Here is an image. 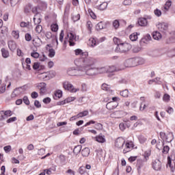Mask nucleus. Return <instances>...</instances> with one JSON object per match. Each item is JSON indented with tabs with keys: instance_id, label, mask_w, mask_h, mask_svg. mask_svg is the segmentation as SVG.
Segmentation results:
<instances>
[{
	"instance_id": "1",
	"label": "nucleus",
	"mask_w": 175,
	"mask_h": 175,
	"mask_svg": "<svg viewBox=\"0 0 175 175\" xmlns=\"http://www.w3.org/2000/svg\"><path fill=\"white\" fill-rule=\"evenodd\" d=\"M95 59L93 57H82L81 58L76 59L74 62L76 66H80L82 70L88 72L90 69H94L92 68L95 64Z\"/></svg>"
},
{
	"instance_id": "2",
	"label": "nucleus",
	"mask_w": 175,
	"mask_h": 175,
	"mask_svg": "<svg viewBox=\"0 0 175 175\" xmlns=\"http://www.w3.org/2000/svg\"><path fill=\"white\" fill-rule=\"evenodd\" d=\"M67 75L68 76H75L76 77H80L81 76H88V72L87 71L82 70L81 66H77V68L75 67L68 68Z\"/></svg>"
},
{
	"instance_id": "3",
	"label": "nucleus",
	"mask_w": 175,
	"mask_h": 175,
	"mask_svg": "<svg viewBox=\"0 0 175 175\" xmlns=\"http://www.w3.org/2000/svg\"><path fill=\"white\" fill-rule=\"evenodd\" d=\"M144 62V59L142 57H133L124 62V66L126 68H133V66H137V65H143Z\"/></svg>"
},
{
	"instance_id": "4",
	"label": "nucleus",
	"mask_w": 175,
	"mask_h": 175,
	"mask_svg": "<svg viewBox=\"0 0 175 175\" xmlns=\"http://www.w3.org/2000/svg\"><path fill=\"white\" fill-rule=\"evenodd\" d=\"M88 76H96L102 73H107V67L90 68L87 71Z\"/></svg>"
},
{
	"instance_id": "5",
	"label": "nucleus",
	"mask_w": 175,
	"mask_h": 175,
	"mask_svg": "<svg viewBox=\"0 0 175 175\" xmlns=\"http://www.w3.org/2000/svg\"><path fill=\"white\" fill-rule=\"evenodd\" d=\"M132 49V45L127 42H123L115 49L116 53H127Z\"/></svg>"
},
{
	"instance_id": "6",
	"label": "nucleus",
	"mask_w": 175,
	"mask_h": 175,
	"mask_svg": "<svg viewBox=\"0 0 175 175\" xmlns=\"http://www.w3.org/2000/svg\"><path fill=\"white\" fill-rule=\"evenodd\" d=\"M75 42H76V35H75L73 33H68L64 41V45L66 46L68 43H69L70 46H75V44H76Z\"/></svg>"
},
{
	"instance_id": "7",
	"label": "nucleus",
	"mask_w": 175,
	"mask_h": 175,
	"mask_svg": "<svg viewBox=\"0 0 175 175\" xmlns=\"http://www.w3.org/2000/svg\"><path fill=\"white\" fill-rule=\"evenodd\" d=\"M160 137L162 139L161 142V146H165V141L167 142V143H170L171 142L173 141V133H169L167 134L163 133V132H160Z\"/></svg>"
},
{
	"instance_id": "8",
	"label": "nucleus",
	"mask_w": 175,
	"mask_h": 175,
	"mask_svg": "<svg viewBox=\"0 0 175 175\" xmlns=\"http://www.w3.org/2000/svg\"><path fill=\"white\" fill-rule=\"evenodd\" d=\"M63 87L64 90H67V91H70V92H77V91H80L79 88H75L73 85L70 83L69 81H65L63 83Z\"/></svg>"
},
{
	"instance_id": "9",
	"label": "nucleus",
	"mask_w": 175,
	"mask_h": 175,
	"mask_svg": "<svg viewBox=\"0 0 175 175\" xmlns=\"http://www.w3.org/2000/svg\"><path fill=\"white\" fill-rule=\"evenodd\" d=\"M157 28L162 33H167L169 29V25L165 23H158Z\"/></svg>"
},
{
	"instance_id": "10",
	"label": "nucleus",
	"mask_w": 175,
	"mask_h": 175,
	"mask_svg": "<svg viewBox=\"0 0 175 175\" xmlns=\"http://www.w3.org/2000/svg\"><path fill=\"white\" fill-rule=\"evenodd\" d=\"M46 84L44 82L37 83L36 87L38 90H40V95H44V93L46 92L47 89L46 88Z\"/></svg>"
},
{
	"instance_id": "11",
	"label": "nucleus",
	"mask_w": 175,
	"mask_h": 175,
	"mask_svg": "<svg viewBox=\"0 0 175 175\" xmlns=\"http://www.w3.org/2000/svg\"><path fill=\"white\" fill-rule=\"evenodd\" d=\"M25 94V88L21 87V88H16L12 92V96H18V95H23Z\"/></svg>"
},
{
	"instance_id": "12",
	"label": "nucleus",
	"mask_w": 175,
	"mask_h": 175,
	"mask_svg": "<svg viewBox=\"0 0 175 175\" xmlns=\"http://www.w3.org/2000/svg\"><path fill=\"white\" fill-rule=\"evenodd\" d=\"M152 166L154 170H156V172H159V170L162 169V163L161 161L156 159L152 162Z\"/></svg>"
},
{
	"instance_id": "13",
	"label": "nucleus",
	"mask_w": 175,
	"mask_h": 175,
	"mask_svg": "<svg viewBox=\"0 0 175 175\" xmlns=\"http://www.w3.org/2000/svg\"><path fill=\"white\" fill-rule=\"evenodd\" d=\"M124 144H125V140L121 137L118 138L115 141V147H117V148H122V147H124Z\"/></svg>"
},
{
	"instance_id": "14",
	"label": "nucleus",
	"mask_w": 175,
	"mask_h": 175,
	"mask_svg": "<svg viewBox=\"0 0 175 175\" xmlns=\"http://www.w3.org/2000/svg\"><path fill=\"white\" fill-rule=\"evenodd\" d=\"M94 140L100 144L106 143V137L103 134L100 133L94 137Z\"/></svg>"
},
{
	"instance_id": "15",
	"label": "nucleus",
	"mask_w": 175,
	"mask_h": 175,
	"mask_svg": "<svg viewBox=\"0 0 175 175\" xmlns=\"http://www.w3.org/2000/svg\"><path fill=\"white\" fill-rule=\"evenodd\" d=\"M118 106V103L111 101L107 103L106 107L108 110H114Z\"/></svg>"
},
{
	"instance_id": "16",
	"label": "nucleus",
	"mask_w": 175,
	"mask_h": 175,
	"mask_svg": "<svg viewBox=\"0 0 175 175\" xmlns=\"http://www.w3.org/2000/svg\"><path fill=\"white\" fill-rule=\"evenodd\" d=\"M132 148H133V143L132 142H126L124 146V149L123 150V154H126V152H129V151H131Z\"/></svg>"
},
{
	"instance_id": "17",
	"label": "nucleus",
	"mask_w": 175,
	"mask_h": 175,
	"mask_svg": "<svg viewBox=\"0 0 175 175\" xmlns=\"http://www.w3.org/2000/svg\"><path fill=\"white\" fill-rule=\"evenodd\" d=\"M75 55H81V58L83 57H88V52H83V50L77 49L75 51Z\"/></svg>"
},
{
	"instance_id": "18",
	"label": "nucleus",
	"mask_w": 175,
	"mask_h": 175,
	"mask_svg": "<svg viewBox=\"0 0 175 175\" xmlns=\"http://www.w3.org/2000/svg\"><path fill=\"white\" fill-rule=\"evenodd\" d=\"M33 23L35 25H39L42 23V18H40V14L37 13L34 15Z\"/></svg>"
},
{
	"instance_id": "19",
	"label": "nucleus",
	"mask_w": 175,
	"mask_h": 175,
	"mask_svg": "<svg viewBox=\"0 0 175 175\" xmlns=\"http://www.w3.org/2000/svg\"><path fill=\"white\" fill-rule=\"evenodd\" d=\"M137 23L140 27H147V24H148L146 18H139Z\"/></svg>"
},
{
	"instance_id": "20",
	"label": "nucleus",
	"mask_w": 175,
	"mask_h": 175,
	"mask_svg": "<svg viewBox=\"0 0 175 175\" xmlns=\"http://www.w3.org/2000/svg\"><path fill=\"white\" fill-rule=\"evenodd\" d=\"M8 47L11 51H14V50L17 49V44H16V42L10 40L8 42Z\"/></svg>"
},
{
	"instance_id": "21",
	"label": "nucleus",
	"mask_w": 175,
	"mask_h": 175,
	"mask_svg": "<svg viewBox=\"0 0 175 175\" xmlns=\"http://www.w3.org/2000/svg\"><path fill=\"white\" fill-rule=\"evenodd\" d=\"M118 70H120V69H118L116 66L107 67V73H113L114 72H118Z\"/></svg>"
},
{
	"instance_id": "22",
	"label": "nucleus",
	"mask_w": 175,
	"mask_h": 175,
	"mask_svg": "<svg viewBox=\"0 0 175 175\" xmlns=\"http://www.w3.org/2000/svg\"><path fill=\"white\" fill-rule=\"evenodd\" d=\"M171 6H172V1H167L162 9L163 12H164V13H166L167 12V10H169V9H170Z\"/></svg>"
},
{
	"instance_id": "23",
	"label": "nucleus",
	"mask_w": 175,
	"mask_h": 175,
	"mask_svg": "<svg viewBox=\"0 0 175 175\" xmlns=\"http://www.w3.org/2000/svg\"><path fill=\"white\" fill-rule=\"evenodd\" d=\"M89 44H90L91 47H95V46L99 44V42L96 41V38H91L89 39Z\"/></svg>"
},
{
	"instance_id": "24",
	"label": "nucleus",
	"mask_w": 175,
	"mask_h": 175,
	"mask_svg": "<svg viewBox=\"0 0 175 175\" xmlns=\"http://www.w3.org/2000/svg\"><path fill=\"white\" fill-rule=\"evenodd\" d=\"M106 28V25H105V22L100 21L96 25V29L97 31H100V29H103Z\"/></svg>"
},
{
	"instance_id": "25",
	"label": "nucleus",
	"mask_w": 175,
	"mask_h": 175,
	"mask_svg": "<svg viewBox=\"0 0 175 175\" xmlns=\"http://www.w3.org/2000/svg\"><path fill=\"white\" fill-rule=\"evenodd\" d=\"M3 58H9L10 54L9 51L6 50L5 48L1 49V50Z\"/></svg>"
},
{
	"instance_id": "26",
	"label": "nucleus",
	"mask_w": 175,
	"mask_h": 175,
	"mask_svg": "<svg viewBox=\"0 0 175 175\" xmlns=\"http://www.w3.org/2000/svg\"><path fill=\"white\" fill-rule=\"evenodd\" d=\"M152 38L154 39V40H159V39H161L162 34L159 33V31H154L152 33Z\"/></svg>"
},
{
	"instance_id": "27",
	"label": "nucleus",
	"mask_w": 175,
	"mask_h": 175,
	"mask_svg": "<svg viewBox=\"0 0 175 175\" xmlns=\"http://www.w3.org/2000/svg\"><path fill=\"white\" fill-rule=\"evenodd\" d=\"M1 113H3V115H1V120H5V116L6 117H10L12 116V111L8 110V111H2Z\"/></svg>"
},
{
	"instance_id": "28",
	"label": "nucleus",
	"mask_w": 175,
	"mask_h": 175,
	"mask_svg": "<svg viewBox=\"0 0 175 175\" xmlns=\"http://www.w3.org/2000/svg\"><path fill=\"white\" fill-rule=\"evenodd\" d=\"M90 152L91 151L88 148H85L81 150V154L83 157H88Z\"/></svg>"
},
{
	"instance_id": "29",
	"label": "nucleus",
	"mask_w": 175,
	"mask_h": 175,
	"mask_svg": "<svg viewBox=\"0 0 175 175\" xmlns=\"http://www.w3.org/2000/svg\"><path fill=\"white\" fill-rule=\"evenodd\" d=\"M113 41V43L117 45L116 47H120V45L124 42L121 39L117 37H114Z\"/></svg>"
},
{
	"instance_id": "30",
	"label": "nucleus",
	"mask_w": 175,
	"mask_h": 175,
	"mask_svg": "<svg viewBox=\"0 0 175 175\" xmlns=\"http://www.w3.org/2000/svg\"><path fill=\"white\" fill-rule=\"evenodd\" d=\"M59 98H62V92L60 90H57L55 92V96H53V99L57 100V99H59Z\"/></svg>"
},
{
	"instance_id": "31",
	"label": "nucleus",
	"mask_w": 175,
	"mask_h": 175,
	"mask_svg": "<svg viewBox=\"0 0 175 175\" xmlns=\"http://www.w3.org/2000/svg\"><path fill=\"white\" fill-rule=\"evenodd\" d=\"M107 2H103L97 6V9H98V10H106V9H107Z\"/></svg>"
},
{
	"instance_id": "32",
	"label": "nucleus",
	"mask_w": 175,
	"mask_h": 175,
	"mask_svg": "<svg viewBox=\"0 0 175 175\" xmlns=\"http://www.w3.org/2000/svg\"><path fill=\"white\" fill-rule=\"evenodd\" d=\"M111 117L112 118H120L121 117V111H116L111 113Z\"/></svg>"
},
{
	"instance_id": "33",
	"label": "nucleus",
	"mask_w": 175,
	"mask_h": 175,
	"mask_svg": "<svg viewBox=\"0 0 175 175\" xmlns=\"http://www.w3.org/2000/svg\"><path fill=\"white\" fill-rule=\"evenodd\" d=\"M81 148H82L81 145H78V146H75L73 150L74 154H75V155H77L78 154H79L80 151H81Z\"/></svg>"
},
{
	"instance_id": "34",
	"label": "nucleus",
	"mask_w": 175,
	"mask_h": 175,
	"mask_svg": "<svg viewBox=\"0 0 175 175\" xmlns=\"http://www.w3.org/2000/svg\"><path fill=\"white\" fill-rule=\"evenodd\" d=\"M88 114H89L88 110H85L82 112H80L77 115H78L79 118H82V117H85V116H88Z\"/></svg>"
},
{
	"instance_id": "35",
	"label": "nucleus",
	"mask_w": 175,
	"mask_h": 175,
	"mask_svg": "<svg viewBox=\"0 0 175 175\" xmlns=\"http://www.w3.org/2000/svg\"><path fill=\"white\" fill-rule=\"evenodd\" d=\"M130 40H131V42H136V40H137V33H133L130 36Z\"/></svg>"
},
{
	"instance_id": "36",
	"label": "nucleus",
	"mask_w": 175,
	"mask_h": 175,
	"mask_svg": "<svg viewBox=\"0 0 175 175\" xmlns=\"http://www.w3.org/2000/svg\"><path fill=\"white\" fill-rule=\"evenodd\" d=\"M139 142L141 144H144L146 142H147V138L144 137V135H139L138 137Z\"/></svg>"
},
{
	"instance_id": "37",
	"label": "nucleus",
	"mask_w": 175,
	"mask_h": 175,
	"mask_svg": "<svg viewBox=\"0 0 175 175\" xmlns=\"http://www.w3.org/2000/svg\"><path fill=\"white\" fill-rule=\"evenodd\" d=\"M96 156L98 158L100 159L103 157V150L99 148L96 150Z\"/></svg>"
},
{
	"instance_id": "38",
	"label": "nucleus",
	"mask_w": 175,
	"mask_h": 175,
	"mask_svg": "<svg viewBox=\"0 0 175 175\" xmlns=\"http://www.w3.org/2000/svg\"><path fill=\"white\" fill-rule=\"evenodd\" d=\"M121 96H123V98H128L129 95V91L128 90H124L120 92Z\"/></svg>"
},
{
	"instance_id": "39",
	"label": "nucleus",
	"mask_w": 175,
	"mask_h": 175,
	"mask_svg": "<svg viewBox=\"0 0 175 175\" xmlns=\"http://www.w3.org/2000/svg\"><path fill=\"white\" fill-rule=\"evenodd\" d=\"M88 12L90 14V17L93 18V20H95L96 18V14H95V12L92 11L90 8H88Z\"/></svg>"
},
{
	"instance_id": "40",
	"label": "nucleus",
	"mask_w": 175,
	"mask_h": 175,
	"mask_svg": "<svg viewBox=\"0 0 175 175\" xmlns=\"http://www.w3.org/2000/svg\"><path fill=\"white\" fill-rule=\"evenodd\" d=\"M12 35L14 39H18V38H20V33L18 31H12Z\"/></svg>"
},
{
	"instance_id": "41",
	"label": "nucleus",
	"mask_w": 175,
	"mask_h": 175,
	"mask_svg": "<svg viewBox=\"0 0 175 175\" xmlns=\"http://www.w3.org/2000/svg\"><path fill=\"white\" fill-rule=\"evenodd\" d=\"M101 89L103 90V91H110V85L103 83L101 85Z\"/></svg>"
},
{
	"instance_id": "42",
	"label": "nucleus",
	"mask_w": 175,
	"mask_h": 175,
	"mask_svg": "<svg viewBox=\"0 0 175 175\" xmlns=\"http://www.w3.org/2000/svg\"><path fill=\"white\" fill-rule=\"evenodd\" d=\"M55 55V51L53 49H51L49 51V57L50 58H53Z\"/></svg>"
},
{
	"instance_id": "43",
	"label": "nucleus",
	"mask_w": 175,
	"mask_h": 175,
	"mask_svg": "<svg viewBox=\"0 0 175 175\" xmlns=\"http://www.w3.org/2000/svg\"><path fill=\"white\" fill-rule=\"evenodd\" d=\"M163 102H170V95L167 94H165L163 96Z\"/></svg>"
},
{
	"instance_id": "44",
	"label": "nucleus",
	"mask_w": 175,
	"mask_h": 175,
	"mask_svg": "<svg viewBox=\"0 0 175 175\" xmlns=\"http://www.w3.org/2000/svg\"><path fill=\"white\" fill-rule=\"evenodd\" d=\"M154 13L157 17H161V16H162V11L158 8L154 10Z\"/></svg>"
},
{
	"instance_id": "45",
	"label": "nucleus",
	"mask_w": 175,
	"mask_h": 175,
	"mask_svg": "<svg viewBox=\"0 0 175 175\" xmlns=\"http://www.w3.org/2000/svg\"><path fill=\"white\" fill-rule=\"evenodd\" d=\"M86 27L88 29V31H90V33H91V31L92 29V23L91 21H88L86 23Z\"/></svg>"
},
{
	"instance_id": "46",
	"label": "nucleus",
	"mask_w": 175,
	"mask_h": 175,
	"mask_svg": "<svg viewBox=\"0 0 175 175\" xmlns=\"http://www.w3.org/2000/svg\"><path fill=\"white\" fill-rule=\"evenodd\" d=\"M170 150V148L169 147V146H163L162 152L163 154H168Z\"/></svg>"
},
{
	"instance_id": "47",
	"label": "nucleus",
	"mask_w": 175,
	"mask_h": 175,
	"mask_svg": "<svg viewBox=\"0 0 175 175\" xmlns=\"http://www.w3.org/2000/svg\"><path fill=\"white\" fill-rule=\"evenodd\" d=\"M51 31H53V32H57V31H58V25L53 24L51 25Z\"/></svg>"
},
{
	"instance_id": "48",
	"label": "nucleus",
	"mask_w": 175,
	"mask_h": 175,
	"mask_svg": "<svg viewBox=\"0 0 175 175\" xmlns=\"http://www.w3.org/2000/svg\"><path fill=\"white\" fill-rule=\"evenodd\" d=\"M5 91H6V84L3 83L0 87V94H4Z\"/></svg>"
},
{
	"instance_id": "49",
	"label": "nucleus",
	"mask_w": 175,
	"mask_h": 175,
	"mask_svg": "<svg viewBox=\"0 0 175 175\" xmlns=\"http://www.w3.org/2000/svg\"><path fill=\"white\" fill-rule=\"evenodd\" d=\"M150 154L148 152H145L144 154V162H147V161H148V158L150 157Z\"/></svg>"
},
{
	"instance_id": "50",
	"label": "nucleus",
	"mask_w": 175,
	"mask_h": 175,
	"mask_svg": "<svg viewBox=\"0 0 175 175\" xmlns=\"http://www.w3.org/2000/svg\"><path fill=\"white\" fill-rule=\"evenodd\" d=\"M95 128L96 129H97L98 131H102L103 129V124H100V123H97L95 125Z\"/></svg>"
},
{
	"instance_id": "51",
	"label": "nucleus",
	"mask_w": 175,
	"mask_h": 175,
	"mask_svg": "<svg viewBox=\"0 0 175 175\" xmlns=\"http://www.w3.org/2000/svg\"><path fill=\"white\" fill-rule=\"evenodd\" d=\"M42 29H43L42 25H37V26L36 27V31L37 32V33H40V32H42Z\"/></svg>"
},
{
	"instance_id": "52",
	"label": "nucleus",
	"mask_w": 175,
	"mask_h": 175,
	"mask_svg": "<svg viewBox=\"0 0 175 175\" xmlns=\"http://www.w3.org/2000/svg\"><path fill=\"white\" fill-rule=\"evenodd\" d=\"M25 38L27 42H31V40H32V36H31L29 33L25 34Z\"/></svg>"
},
{
	"instance_id": "53",
	"label": "nucleus",
	"mask_w": 175,
	"mask_h": 175,
	"mask_svg": "<svg viewBox=\"0 0 175 175\" xmlns=\"http://www.w3.org/2000/svg\"><path fill=\"white\" fill-rule=\"evenodd\" d=\"M3 150L5 152H10L12 151V146H4Z\"/></svg>"
},
{
	"instance_id": "54",
	"label": "nucleus",
	"mask_w": 175,
	"mask_h": 175,
	"mask_svg": "<svg viewBox=\"0 0 175 175\" xmlns=\"http://www.w3.org/2000/svg\"><path fill=\"white\" fill-rule=\"evenodd\" d=\"M119 127H120V131H125V129L126 128V124H125V123H120L119 124Z\"/></svg>"
},
{
	"instance_id": "55",
	"label": "nucleus",
	"mask_w": 175,
	"mask_h": 175,
	"mask_svg": "<svg viewBox=\"0 0 175 175\" xmlns=\"http://www.w3.org/2000/svg\"><path fill=\"white\" fill-rule=\"evenodd\" d=\"M43 103H45V105H49L50 102H51V98L50 97H46L42 100Z\"/></svg>"
},
{
	"instance_id": "56",
	"label": "nucleus",
	"mask_w": 175,
	"mask_h": 175,
	"mask_svg": "<svg viewBox=\"0 0 175 175\" xmlns=\"http://www.w3.org/2000/svg\"><path fill=\"white\" fill-rule=\"evenodd\" d=\"M18 1L20 0H10V3L11 6L13 8L16 5V3H18Z\"/></svg>"
},
{
	"instance_id": "57",
	"label": "nucleus",
	"mask_w": 175,
	"mask_h": 175,
	"mask_svg": "<svg viewBox=\"0 0 175 175\" xmlns=\"http://www.w3.org/2000/svg\"><path fill=\"white\" fill-rule=\"evenodd\" d=\"M14 121H17L16 117L10 118L8 120H7V123L10 124V122H14Z\"/></svg>"
},
{
	"instance_id": "58",
	"label": "nucleus",
	"mask_w": 175,
	"mask_h": 175,
	"mask_svg": "<svg viewBox=\"0 0 175 175\" xmlns=\"http://www.w3.org/2000/svg\"><path fill=\"white\" fill-rule=\"evenodd\" d=\"M72 20L74 23H76V21H79L80 20V15L79 14L75 15L72 16Z\"/></svg>"
},
{
	"instance_id": "59",
	"label": "nucleus",
	"mask_w": 175,
	"mask_h": 175,
	"mask_svg": "<svg viewBox=\"0 0 175 175\" xmlns=\"http://www.w3.org/2000/svg\"><path fill=\"white\" fill-rule=\"evenodd\" d=\"M142 50V48H140L139 46H135L133 48V53H139Z\"/></svg>"
},
{
	"instance_id": "60",
	"label": "nucleus",
	"mask_w": 175,
	"mask_h": 175,
	"mask_svg": "<svg viewBox=\"0 0 175 175\" xmlns=\"http://www.w3.org/2000/svg\"><path fill=\"white\" fill-rule=\"evenodd\" d=\"M113 27H115V29H117L120 27V22L118 21H114L113 23Z\"/></svg>"
},
{
	"instance_id": "61",
	"label": "nucleus",
	"mask_w": 175,
	"mask_h": 175,
	"mask_svg": "<svg viewBox=\"0 0 175 175\" xmlns=\"http://www.w3.org/2000/svg\"><path fill=\"white\" fill-rule=\"evenodd\" d=\"M79 173L80 174H84L85 173V167H80L79 168Z\"/></svg>"
},
{
	"instance_id": "62",
	"label": "nucleus",
	"mask_w": 175,
	"mask_h": 175,
	"mask_svg": "<svg viewBox=\"0 0 175 175\" xmlns=\"http://www.w3.org/2000/svg\"><path fill=\"white\" fill-rule=\"evenodd\" d=\"M23 103H25L27 106L29 105V99L28 98V96H25L23 97Z\"/></svg>"
},
{
	"instance_id": "63",
	"label": "nucleus",
	"mask_w": 175,
	"mask_h": 175,
	"mask_svg": "<svg viewBox=\"0 0 175 175\" xmlns=\"http://www.w3.org/2000/svg\"><path fill=\"white\" fill-rule=\"evenodd\" d=\"M45 36L46 39H51V38H53V33L50 31H47L45 33Z\"/></svg>"
},
{
	"instance_id": "64",
	"label": "nucleus",
	"mask_w": 175,
	"mask_h": 175,
	"mask_svg": "<svg viewBox=\"0 0 175 175\" xmlns=\"http://www.w3.org/2000/svg\"><path fill=\"white\" fill-rule=\"evenodd\" d=\"M31 55L33 58H38L39 57V53L33 52V53H31Z\"/></svg>"
}]
</instances>
